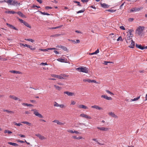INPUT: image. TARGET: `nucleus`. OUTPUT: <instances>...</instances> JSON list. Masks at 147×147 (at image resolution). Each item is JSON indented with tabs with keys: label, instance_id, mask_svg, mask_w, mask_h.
Wrapping results in <instances>:
<instances>
[{
	"label": "nucleus",
	"instance_id": "23",
	"mask_svg": "<svg viewBox=\"0 0 147 147\" xmlns=\"http://www.w3.org/2000/svg\"><path fill=\"white\" fill-rule=\"evenodd\" d=\"M109 114L113 117L116 118H117L118 117L116 115H115L112 112H109Z\"/></svg>",
	"mask_w": 147,
	"mask_h": 147
},
{
	"label": "nucleus",
	"instance_id": "54",
	"mask_svg": "<svg viewBox=\"0 0 147 147\" xmlns=\"http://www.w3.org/2000/svg\"><path fill=\"white\" fill-rule=\"evenodd\" d=\"M120 40L121 41H122L123 40H122V37L121 36H119L118 38L117 39V41H119Z\"/></svg>",
	"mask_w": 147,
	"mask_h": 147
},
{
	"label": "nucleus",
	"instance_id": "35",
	"mask_svg": "<svg viewBox=\"0 0 147 147\" xmlns=\"http://www.w3.org/2000/svg\"><path fill=\"white\" fill-rule=\"evenodd\" d=\"M11 2V1H6L5 0L3 1H0V3H2L3 2H6L8 3H10Z\"/></svg>",
	"mask_w": 147,
	"mask_h": 147
},
{
	"label": "nucleus",
	"instance_id": "17",
	"mask_svg": "<svg viewBox=\"0 0 147 147\" xmlns=\"http://www.w3.org/2000/svg\"><path fill=\"white\" fill-rule=\"evenodd\" d=\"M100 5L102 7L105 8H107L109 7V5L105 3H100Z\"/></svg>",
	"mask_w": 147,
	"mask_h": 147
},
{
	"label": "nucleus",
	"instance_id": "4",
	"mask_svg": "<svg viewBox=\"0 0 147 147\" xmlns=\"http://www.w3.org/2000/svg\"><path fill=\"white\" fill-rule=\"evenodd\" d=\"M132 36L131 35V34L127 35V37L125 38V40L127 43H130L131 40H132Z\"/></svg>",
	"mask_w": 147,
	"mask_h": 147
},
{
	"label": "nucleus",
	"instance_id": "34",
	"mask_svg": "<svg viewBox=\"0 0 147 147\" xmlns=\"http://www.w3.org/2000/svg\"><path fill=\"white\" fill-rule=\"evenodd\" d=\"M22 123L26 124L27 125H28L29 126H30L31 125V123L27 121H24L22 122Z\"/></svg>",
	"mask_w": 147,
	"mask_h": 147
},
{
	"label": "nucleus",
	"instance_id": "19",
	"mask_svg": "<svg viewBox=\"0 0 147 147\" xmlns=\"http://www.w3.org/2000/svg\"><path fill=\"white\" fill-rule=\"evenodd\" d=\"M78 107L80 108H82L84 109H88V107H87L83 105H79L78 106Z\"/></svg>",
	"mask_w": 147,
	"mask_h": 147
},
{
	"label": "nucleus",
	"instance_id": "40",
	"mask_svg": "<svg viewBox=\"0 0 147 147\" xmlns=\"http://www.w3.org/2000/svg\"><path fill=\"white\" fill-rule=\"evenodd\" d=\"M116 10H113V9H109L108 10H106V11H108L109 12H114Z\"/></svg>",
	"mask_w": 147,
	"mask_h": 147
},
{
	"label": "nucleus",
	"instance_id": "38",
	"mask_svg": "<svg viewBox=\"0 0 147 147\" xmlns=\"http://www.w3.org/2000/svg\"><path fill=\"white\" fill-rule=\"evenodd\" d=\"M133 31V30L131 29H129L128 30V32H129V34H131V35L133 36V34H132V32Z\"/></svg>",
	"mask_w": 147,
	"mask_h": 147
},
{
	"label": "nucleus",
	"instance_id": "37",
	"mask_svg": "<svg viewBox=\"0 0 147 147\" xmlns=\"http://www.w3.org/2000/svg\"><path fill=\"white\" fill-rule=\"evenodd\" d=\"M74 3H77L78 4V5L80 6V7H81V6H82V5H81V4H80V3L79 2V1H74Z\"/></svg>",
	"mask_w": 147,
	"mask_h": 147
},
{
	"label": "nucleus",
	"instance_id": "27",
	"mask_svg": "<svg viewBox=\"0 0 147 147\" xmlns=\"http://www.w3.org/2000/svg\"><path fill=\"white\" fill-rule=\"evenodd\" d=\"M26 26V27L29 28H31V26L29 25V24L27 23V22H24V24Z\"/></svg>",
	"mask_w": 147,
	"mask_h": 147
},
{
	"label": "nucleus",
	"instance_id": "48",
	"mask_svg": "<svg viewBox=\"0 0 147 147\" xmlns=\"http://www.w3.org/2000/svg\"><path fill=\"white\" fill-rule=\"evenodd\" d=\"M54 106V107H58L59 106V104H58L56 102H55Z\"/></svg>",
	"mask_w": 147,
	"mask_h": 147
},
{
	"label": "nucleus",
	"instance_id": "18",
	"mask_svg": "<svg viewBox=\"0 0 147 147\" xmlns=\"http://www.w3.org/2000/svg\"><path fill=\"white\" fill-rule=\"evenodd\" d=\"M131 44L129 46V47L130 48H133L134 47V46L135 45V42L134 41L132 40H131Z\"/></svg>",
	"mask_w": 147,
	"mask_h": 147
},
{
	"label": "nucleus",
	"instance_id": "7",
	"mask_svg": "<svg viewBox=\"0 0 147 147\" xmlns=\"http://www.w3.org/2000/svg\"><path fill=\"white\" fill-rule=\"evenodd\" d=\"M80 117H84L86 119H91L92 118L90 116H88L87 115L85 114L84 113L81 114L80 115Z\"/></svg>",
	"mask_w": 147,
	"mask_h": 147
},
{
	"label": "nucleus",
	"instance_id": "6",
	"mask_svg": "<svg viewBox=\"0 0 147 147\" xmlns=\"http://www.w3.org/2000/svg\"><path fill=\"white\" fill-rule=\"evenodd\" d=\"M64 94H67L69 96H75V94L74 92H70L69 91H65L64 92Z\"/></svg>",
	"mask_w": 147,
	"mask_h": 147
},
{
	"label": "nucleus",
	"instance_id": "53",
	"mask_svg": "<svg viewBox=\"0 0 147 147\" xmlns=\"http://www.w3.org/2000/svg\"><path fill=\"white\" fill-rule=\"evenodd\" d=\"M61 35V34H56L53 35H52L51 36L52 37H58Z\"/></svg>",
	"mask_w": 147,
	"mask_h": 147
},
{
	"label": "nucleus",
	"instance_id": "46",
	"mask_svg": "<svg viewBox=\"0 0 147 147\" xmlns=\"http://www.w3.org/2000/svg\"><path fill=\"white\" fill-rule=\"evenodd\" d=\"M78 124L80 126V125H83L85 126H86V125L85 123H79V122H78Z\"/></svg>",
	"mask_w": 147,
	"mask_h": 147
},
{
	"label": "nucleus",
	"instance_id": "28",
	"mask_svg": "<svg viewBox=\"0 0 147 147\" xmlns=\"http://www.w3.org/2000/svg\"><path fill=\"white\" fill-rule=\"evenodd\" d=\"M140 98V96H138L136 98H134L133 99H130V101L131 102V101H133L137 100Z\"/></svg>",
	"mask_w": 147,
	"mask_h": 147
},
{
	"label": "nucleus",
	"instance_id": "11",
	"mask_svg": "<svg viewBox=\"0 0 147 147\" xmlns=\"http://www.w3.org/2000/svg\"><path fill=\"white\" fill-rule=\"evenodd\" d=\"M136 47L138 49L141 50H143L144 49H147V47L146 46L145 47H144L141 46L140 45H138L136 44Z\"/></svg>",
	"mask_w": 147,
	"mask_h": 147
},
{
	"label": "nucleus",
	"instance_id": "62",
	"mask_svg": "<svg viewBox=\"0 0 147 147\" xmlns=\"http://www.w3.org/2000/svg\"><path fill=\"white\" fill-rule=\"evenodd\" d=\"M81 1L83 3H87L88 1V0H81Z\"/></svg>",
	"mask_w": 147,
	"mask_h": 147
},
{
	"label": "nucleus",
	"instance_id": "33",
	"mask_svg": "<svg viewBox=\"0 0 147 147\" xmlns=\"http://www.w3.org/2000/svg\"><path fill=\"white\" fill-rule=\"evenodd\" d=\"M54 86L57 90H60L62 88L61 87L57 86L56 85H54Z\"/></svg>",
	"mask_w": 147,
	"mask_h": 147
},
{
	"label": "nucleus",
	"instance_id": "45",
	"mask_svg": "<svg viewBox=\"0 0 147 147\" xmlns=\"http://www.w3.org/2000/svg\"><path fill=\"white\" fill-rule=\"evenodd\" d=\"M106 92L110 94L114 95V94L113 93H112L110 91H109V90H106Z\"/></svg>",
	"mask_w": 147,
	"mask_h": 147
},
{
	"label": "nucleus",
	"instance_id": "29",
	"mask_svg": "<svg viewBox=\"0 0 147 147\" xmlns=\"http://www.w3.org/2000/svg\"><path fill=\"white\" fill-rule=\"evenodd\" d=\"M38 12H39L41 14L43 15H47V16H50V15L48 13H45V12H42L40 11H37Z\"/></svg>",
	"mask_w": 147,
	"mask_h": 147
},
{
	"label": "nucleus",
	"instance_id": "39",
	"mask_svg": "<svg viewBox=\"0 0 147 147\" xmlns=\"http://www.w3.org/2000/svg\"><path fill=\"white\" fill-rule=\"evenodd\" d=\"M4 133H7L8 134H11L12 133V132L9 130H6L4 131Z\"/></svg>",
	"mask_w": 147,
	"mask_h": 147
},
{
	"label": "nucleus",
	"instance_id": "3",
	"mask_svg": "<svg viewBox=\"0 0 147 147\" xmlns=\"http://www.w3.org/2000/svg\"><path fill=\"white\" fill-rule=\"evenodd\" d=\"M31 111H34V114L36 116L40 118H43V116L40 114L39 113L36 109H32Z\"/></svg>",
	"mask_w": 147,
	"mask_h": 147
},
{
	"label": "nucleus",
	"instance_id": "63",
	"mask_svg": "<svg viewBox=\"0 0 147 147\" xmlns=\"http://www.w3.org/2000/svg\"><path fill=\"white\" fill-rule=\"evenodd\" d=\"M120 28L121 29L123 30H125V29L124 27L123 26H121L120 27Z\"/></svg>",
	"mask_w": 147,
	"mask_h": 147
},
{
	"label": "nucleus",
	"instance_id": "64",
	"mask_svg": "<svg viewBox=\"0 0 147 147\" xmlns=\"http://www.w3.org/2000/svg\"><path fill=\"white\" fill-rule=\"evenodd\" d=\"M75 103H76V102L72 100L71 101V105H74L75 104Z\"/></svg>",
	"mask_w": 147,
	"mask_h": 147
},
{
	"label": "nucleus",
	"instance_id": "12",
	"mask_svg": "<svg viewBox=\"0 0 147 147\" xmlns=\"http://www.w3.org/2000/svg\"><path fill=\"white\" fill-rule=\"evenodd\" d=\"M52 76L53 77L58 78L59 79H64V78L61 75H56L53 74L52 75Z\"/></svg>",
	"mask_w": 147,
	"mask_h": 147
},
{
	"label": "nucleus",
	"instance_id": "60",
	"mask_svg": "<svg viewBox=\"0 0 147 147\" xmlns=\"http://www.w3.org/2000/svg\"><path fill=\"white\" fill-rule=\"evenodd\" d=\"M22 105L24 106H28V104L26 103H22Z\"/></svg>",
	"mask_w": 147,
	"mask_h": 147
},
{
	"label": "nucleus",
	"instance_id": "20",
	"mask_svg": "<svg viewBox=\"0 0 147 147\" xmlns=\"http://www.w3.org/2000/svg\"><path fill=\"white\" fill-rule=\"evenodd\" d=\"M53 122L57 123V124L59 125H63L64 124V123H62V122H61L59 121L58 120H54V121H53Z\"/></svg>",
	"mask_w": 147,
	"mask_h": 147
},
{
	"label": "nucleus",
	"instance_id": "26",
	"mask_svg": "<svg viewBox=\"0 0 147 147\" xmlns=\"http://www.w3.org/2000/svg\"><path fill=\"white\" fill-rule=\"evenodd\" d=\"M9 97L10 98H12L15 100H18L19 99V98H18L17 97L14 96L10 95Z\"/></svg>",
	"mask_w": 147,
	"mask_h": 147
},
{
	"label": "nucleus",
	"instance_id": "59",
	"mask_svg": "<svg viewBox=\"0 0 147 147\" xmlns=\"http://www.w3.org/2000/svg\"><path fill=\"white\" fill-rule=\"evenodd\" d=\"M40 65H47V63H41Z\"/></svg>",
	"mask_w": 147,
	"mask_h": 147
},
{
	"label": "nucleus",
	"instance_id": "56",
	"mask_svg": "<svg viewBox=\"0 0 147 147\" xmlns=\"http://www.w3.org/2000/svg\"><path fill=\"white\" fill-rule=\"evenodd\" d=\"M18 135L20 137H22V138H25L26 136L25 135L21 134H18Z\"/></svg>",
	"mask_w": 147,
	"mask_h": 147
},
{
	"label": "nucleus",
	"instance_id": "24",
	"mask_svg": "<svg viewBox=\"0 0 147 147\" xmlns=\"http://www.w3.org/2000/svg\"><path fill=\"white\" fill-rule=\"evenodd\" d=\"M8 144H10V145H11L12 146H18V144H17L14 143H13L11 142H8Z\"/></svg>",
	"mask_w": 147,
	"mask_h": 147
},
{
	"label": "nucleus",
	"instance_id": "42",
	"mask_svg": "<svg viewBox=\"0 0 147 147\" xmlns=\"http://www.w3.org/2000/svg\"><path fill=\"white\" fill-rule=\"evenodd\" d=\"M13 124L15 125L18 126H20V125H22V124L21 123H17L15 122H13Z\"/></svg>",
	"mask_w": 147,
	"mask_h": 147
},
{
	"label": "nucleus",
	"instance_id": "41",
	"mask_svg": "<svg viewBox=\"0 0 147 147\" xmlns=\"http://www.w3.org/2000/svg\"><path fill=\"white\" fill-rule=\"evenodd\" d=\"M62 25H61V26H57V27H56L51 28V29H55L58 28H61V27H62Z\"/></svg>",
	"mask_w": 147,
	"mask_h": 147
},
{
	"label": "nucleus",
	"instance_id": "36",
	"mask_svg": "<svg viewBox=\"0 0 147 147\" xmlns=\"http://www.w3.org/2000/svg\"><path fill=\"white\" fill-rule=\"evenodd\" d=\"M85 9L84 8L83 9L77 12H76L77 13H83L85 11Z\"/></svg>",
	"mask_w": 147,
	"mask_h": 147
},
{
	"label": "nucleus",
	"instance_id": "55",
	"mask_svg": "<svg viewBox=\"0 0 147 147\" xmlns=\"http://www.w3.org/2000/svg\"><path fill=\"white\" fill-rule=\"evenodd\" d=\"M59 107H60L61 108H63L65 107V105L63 104L59 105Z\"/></svg>",
	"mask_w": 147,
	"mask_h": 147
},
{
	"label": "nucleus",
	"instance_id": "51",
	"mask_svg": "<svg viewBox=\"0 0 147 147\" xmlns=\"http://www.w3.org/2000/svg\"><path fill=\"white\" fill-rule=\"evenodd\" d=\"M31 50H34L36 49L35 48L32 47V46H30V47H29Z\"/></svg>",
	"mask_w": 147,
	"mask_h": 147
},
{
	"label": "nucleus",
	"instance_id": "14",
	"mask_svg": "<svg viewBox=\"0 0 147 147\" xmlns=\"http://www.w3.org/2000/svg\"><path fill=\"white\" fill-rule=\"evenodd\" d=\"M102 98H103L107 100H112V98L110 97H108L107 96L105 95H102L101 96Z\"/></svg>",
	"mask_w": 147,
	"mask_h": 147
},
{
	"label": "nucleus",
	"instance_id": "47",
	"mask_svg": "<svg viewBox=\"0 0 147 147\" xmlns=\"http://www.w3.org/2000/svg\"><path fill=\"white\" fill-rule=\"evenodd\" d=\"M18 19L20 21V22L22 23H23V24H24V22H25V21H24L20 19V18H19Z\"/></svg>",
	"mask_w": 147,
	"mask_h": 147
},
{
	"label": "nucleus",
	"instance_id": "10",
	"mask_svg": "<svg viewBox=\"0 0 147 147\" xmlns=\"http://www.w3.org/2000/svg\"><path fill=\"white\" fill-rule=\"evenodd\" d=\"M35 136L38 137L40 139L42 140H45L46 139L44 136H42L39 134H36Z\"/></svg>",
	"mask_w": 147,
	"mask_h": 147
},
{
	"label": "nucleus",
	"instance_id": "25",
	"mask_svg": "<svg viewBox=\"0 0 147 147\" xmlns=\"http://www.w3.org/2000/svg\"><path fill=\"white\" fill-rule=\"evenodd\" d=\"M10 72L12 73L16 74H21L22 73L21 72L19 71H17L15 70H11L10 71Z\"/></svg>",
	"mask_w": 147,
	"mask_h": 147
},
{
	"label": "nucleus",
	"instance_id": "44",
	"mask_svg": "<svg viewBox=\"0 0 147 147\" xmlns=\"http://www.w3.org/2000/svg\"><path fill=\"white\" fill-rule=\"evenodd\" d=\"M92 140L93 141H96V142H97L98 144L99 145H101V144L99 142H98V141L96 139V138H93L92 139Z\"/></svg>",
	"mask_w": 147,
	"mask_h": 147
},
{
	"label": "nucleus",
	"instance_id": "2",
	"mask_svg": "<svg viewBox=\"0 0 147 147\" xmlns=\"http://www.w3.org/2000/svg\"><path fill=\"white\" fill-rule=\"evenodd\" d=\"M144 27L139 26L136 30V33L138 35H140L142 33Z\"/></svg>",
	"mask_w": 147,
	"mask_h": 147
},
{
	"label": "nucleus",
	"instance_id": "50",
	"mask_svg": "<svg viewBox=\"0 0 147 147\" xmlns=\"http://www.w3.org/2000/svg\"><path fill=\"white\" fill-rule=\"evenodd\" d=\"M45 9H52V7L50 6H46L45 7Z\"/></svg>",
	"mask_w": 147,
	"mask_h": 147
},
{
	"label": "nucleus",
	"instance_id": "13",
	"mask_svg": "<svg viewBox=\"0 0 147 147\" xmlns=\"http://www.w3.org/2000/svg\"><path fill=\"white\" fill-rule=\"evenodd\" d=\"M92 108H95L98 110H102V108L97 105H94L91 107Z\"/></svg>",
	"mask_w": 147,
	"mask_h": 147
},
{
	"label": "nucleus",
	"instance_id": "43",
	"mask_svg": "<svg viewBox=\"0 0 147 147\" xmlns=\"http://www.w3.org/2000/svg\"><path fill=\"white\" fill-rule=\"evenodd\" d=\"M25 40L27 41H30L32 42H34V40H33L31 39H25Z\"/></svg>",
	"mask_w": 147,
	"mask_h": 147
},
{
	"label": "nucleus",
	"instance_id": "61",
	"mask_svg": "<svg viewBox=\"0 0 147 147\" xmlns=\"http://www.w3.org/2000/svg\"><path fill=\"white\" fill-rule=\"evenodd\" d=\"M134 20L133 18H129L128 19L129 21L130 22H131Z\"/></svg>",
	"mask_w": 147,
	"mask_h": 147
},
{
	"label": "nucleus",
	"instance_id": "32",
	"mask_svg": "<svg viewBox=\"0 0 147 147\" xmlns=\"http://www.w3.org/2000/svg\"><path fill=\"white\" fill-rule=\"evenodd\" d=\"M59 47L60 48H61L63 50H64V51H67V50H68L67 48L65 47H64V46H59Z\"/></svg>",
	"mask_w": 147,
	"mask_h": 147
},
{
	"label": "nucleus",
	"instance_id": "31",
	"mask_svg": "<svg viewBox=\"0 0 147 147\" xmlns=\"http://www.w3.org/2000/svg\"><path fill=\"white\" fill-rule=\"evenodd\" d=\"M4 112H6L8 113H13L14 112L11 111H9L8 110L4 109L3 110Z\"/></svg>",
	"mask_w": 147,
	"mask_h": 147
},
{
	"label": "nucleus",
	"instance_id": "1",
	"mask_svg": "<svg viewBox=\"0 0 147 147\" xmlns=\"http://www.w3.org/2000/svg\"><path fill=\"white\" fill-rule=\"evenodd\" d=\"M76 70L79 72H82L86 73L88 72V69L86 67H79L76 68Z\"/></svg>",
	"mask_w": 147,
	"mask_h": 147
},
{
	"label": "nucleus",
	"instance_id": "49",
	"mask_svg": "<svg viewBox=\"0 0 147 147\" xmlns=\"http://www.w3.org/2000/svg\"><path fill=\"white\" fill-rule=\"evenodd\" d=\"M57 60L59 61H60L61 62H63V61L64 60V59L61 58H59L57 59Z\"/></svg>",
	"mask_w": 147,
	"mask_h": 147
},
{
	"label": "nucleus",
	"instance_id": "16",
	"mask_svg": "<svg viewBox=\"0 0 147 147\" xmlns=\"http://www.w3.org/2000/svg\"><path fill=\"white\" fill-rule=\"evenodd\" d=\"M97 128L100 130H102L105 131H107L108 130L109 128H105L104 127H97Z\"/></svg>",
	"mask_w": 147,
	"mask_h": 147
},
{
	"label": "nucleus",
	"instance_id": "21",
	"mask_svg": "<svg viewBox=\"0 0 147 147\" xmlns=\"http://www.w3.org/2000/svg\"><path fill=\"white\" fill-rule=\"evenodd\" d=\"M16 13L22 17L26 18V16L23 14V13L20 11L16 12Z\"/></svg>",
	"mask_w": 147,
	"mask_h": 147
},
{
	"label": "nucleus",
	"instance_id": "58",
	"mask_svg": "<svg viewBox=\"0 0 147 147\" xmlns=\"http://www.w3.org/2000/svg\"><path fill=\"white\" fill-rule=\"evenodd\" d=\"M75 126L76 127H79L80 126L78 124V123H76L75 124Z\"/></svg>",
	"mask_w": 147,
	"mask_h": 147
},
{
	"label": "nucleus",
	"instance_id": "15",
	"mask_svg": "<svg viewBox=\"0 0 147 147\" xmlns=\"http://www.w3.org/2000/svg\"><path fill=\"white\" fill-rule=\"evenodd\" d=\"M6 25L8 26L11 28H12L14 30H18V29L16 28L14 26H13L12 25L9 24L8 23H6Z\"/></svg>",
	"mask_w": 147,
	"mask_h": 147
},
{
	"label": "nucleus",
	"instance_id": "22",
	"mask_svg": "<svg viewBox=\"0 0 147 147\" xmlns=\"http://www.w3.org/2000/svg\"><path fill=\"white\" fill-rule=\"evenodd\" d=\"M5 13H12L14 14L16 13V12L12 11H5Z\"/></svg>",
	"mask_w": 147,
	"mask_h": 147
},
{
	"label": "nucleus",
	"instance_id": "5",
	"mask_svg": "<svg viewBox=\"0 0 147 147\" xmlns=\"http://www.w3.org/2000/svg\"><path fill=\"white\" fill-rule=\"evenodd\" d=\"M8 1H10L11 2L10 3H8L10 5H12L14 6L17 5V3H18V1L15 0H8Z\"/></svg>",
	"mask_w": 147,
	"mask_h": 147
},
{
	"label": "nucleus",
	"instance_id": "8",
	"mask_svg": "<svg viewBox=\"0 0 147 147\" xmlns=\"http://www.w3.org/2000/svg\"><path fill=\"white\" fill-rule=\"evenodd\" d=\"M141 9L140 8H133L130 10V12H135L137 11H138L140 10Z\"/></svg>",
	"mask_w": 147,
	"mask_h": 147
},
{
	"label": "nucleus",
	"instance_id": "52",
	"mask_svg": "<svg viewBox=\"0 0 147 147\" xmlns=\"http://www.w3.org/2000/svg\"><path fill=\"white\" fill-rule=\"evenodd\" d=\"M17 141L18 142H20V143H24L25 142V140L24 141H23L21 140H17Z\"/></svg>",
	"mask_w": 147,
	"mask_h": 147
},
{
	"label": "nucleus",
	"instance_id": "9",
	"mask_svg": "<svg viewBox=\"0 0 147 147\" xmlns=\"http://www.w3.org/2000/svg\"><path fill=\"white\" fill-rule=\"evenodd\" d=\"M84 82H88L89 83L90 82H93L94 83H96V81L94 80H91L89 79H84L83 80Z\"/></svg>",
	"mask_w": 147,
	"mask_h": 147
},
{
	"label": "nucleus",
	"instance_id": "57",
	"mask_svg": "<svg viewBox=\"0 0 147 147\" xmlns=\"http://www.w3.org/2000/svg\"><path fill=\"white\" fill-rule=\"evenodd\" d=\"M67 131L68 132H69V133H74V131H73L72 130L69 129V130H68Z\"/></svg>",
	"mask_w": 147,
	"mask_h": 147
},
{
	"label": "nucleus",
	"instance_id": "30",
	"mask_svg": "<svg viewBox=\"0 0 147 147\" xmlns=\"http://www.w3.org/2000/svg\"><path fill=\"white\" fill-rule=\"evenodd\" d=\"M4 112H6L8 113H13L14 112L11 111H9L8 110L4 109L3 110Z\"/></svg>",
	"mask_w": 147,
	"mask_h": 147
}]
</instances>
